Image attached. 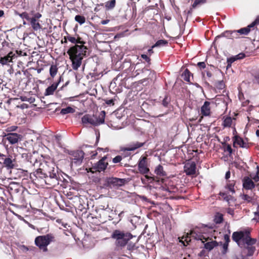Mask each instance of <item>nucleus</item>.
<instances>
[{
  "instance_id": "obj_46",
  "label": "nucleus",
  "mask_w": 259,
  "mask_h": 259,
  "mask_svg": "<svg viewBox=\"0 0 259 259\" xmlns=\"http://www.w3.org/2000/svg\"><path fill=\"white\" fill-rule=\"evenodd\" d=\"M229 244L224 243L223 245V250L222 253L225 254L227 253L228 248Z\"/></svg>"
},
{
  "instance_id": "obj_55",
  "label": "nucleus",
  "mask_w": 259,
  "mask_h": 259,
  "mask_svg": "<svg viewBox=\"0 0 259 259\" xmlns=\"http://www.w3.org/2000/svg\"><path fill=\"white\" fill-rule=\"evenodd\" d=\"M224 239L225 240V242L224 243L229 244V243L230 242V237L228 235L225 234L224 235Z\"/></svg>"
},
{
  "instance_id": "obj_20",
  "label": "nucleus",
  "mask_w": 259,
  "mask_h": 259,
  "mask_svg": "<svg viewBox=\"0 0 259 259\" xmlns=\"http://www.w3.org/2000/svg\"><path fill=\"white\" fill-rule=\"evenodd\" d=\"M236 145L243 148H249V144L245 142L243 139L238 135H236L233 138V146L236 147Z\"/></svg>"
},
{
  "instance_id": "obj_10",
  "label": "nucleus",
  "mask_w": 259,
  "mask_h": 259,
  "mask_svg": "<svg viewBox=\"0 0 259 259\" xmlns=\"http://www.w3.org/2000/svg\"><path fill=\"white\" fill-rule=\"evenodd\" d=\"M197 239L201 240L202 243H204V248L209 251L218 245V243L216 241L213 240L211 238L204 235H199Z\"/></svg>"
},
{
  "instance_id": "obj_33",
  "label": "nucleus",
  "mask_w": 259,
  "mask_h": 259,
  "mask_svg": "<svg viewBox=\"0 0 259 259\" xmlns=\"http://www.w3.org/2000/svg\"><path fill=\"white\" fill-rule=\"evenodd\" d=\"M190 241V236L188 234H187L186 236H183L180 240V242H182L184 246H187Z\"/></svg>"
},
{
  "instance_id": "obj_64",
  "label": "nucleus",
  "mask_w": 259,
  "mask_h": 259,
  "mask_svg": "<svg viewBox=\"0 0 259 259\" xmlns=\"http://www.w3.org/2000/svg\"><path fill=\"white\" fill-rule=\"evenodd\" d=\"M255 134L256 136L259 137V129L256 130Z\"/></svg>"
},
{
  "instance_id": "obj_51",
  "label": "nucleus",
  "mask_w": 259,
  "mask_h": 259,
  "mask_svg": "<svg viewBox=\"0 0 259 259\" xmlns=\"http://www.w3.org/2000/svg\"><path fill=\"white\" fill-rule=\"evenodd\" d=\"M55 141H56V143L58 144L59 146H60L61 144V136L57 135L55 136Z\"/></svg>"
},
{
  "instance_id": "obj_25",
  "label": "nucleus",
  "mask_w": 259,
  "mask_h": 259,
  "mask_svg": "<svg viewBox=\"0 0 259 259\" xmlns=\"http://www.w3.org/2000/svg\"><path fill=\"white\" fill-rule=\"evenodd\" d=\"M243 187L246 190H251L255 187L252 180L248 177H245L243 179Z\"/></svg>"
},
{
  "instance_id": "obj_30",
  "label": "nucleus",
  "mask_w": 259,
  "mask_h": 259,
  "mask_svg": "<svg viewBox=\"0 0 259 259\" xmlns=\"http://www.w3.org/2000/svg\"><path fill=\"white\" fill-rule=\"evenodd\" d=\"M58 71V68L56 65H51L50 68V74L53 78L56 75Z\"/></svg>"
},
{
  "instance_id": "obj_12",
  "label": "nucleus",
  "mask_w": 259,
  "mask_h": 259,
  "mask_svg": "<svg viewBox=\"0 0 259 259\" xmlns=\"http://www.w3.org/2000/svg\"><path fill=\"white\" fill-rule=\"evenodd\" d=\"M138 170L140 174L147 175L150 171L148 167L147 156H142L138 164Z\"/></svg>"
},
{
  "instance_id": "obj_40",
  "label": "nucleus",
  "mask_w": 259,
  "mask_h": 259,
  "mask_svg": "<svg viewBox=\"0 0 259 259\" xmlns=\"http://www.w3.org/2000/svg\"><path fill=\"white\" fill-rule=\"evenodd\" d=\"M223 145L224 151L226 152H228L229 155H231L233 152L231 145L225 143H223Z\"/></svg>"
},
{
  "instance_id": "obj_36",
  "label": "nucleus",
  "mask_w": 259,
  "mask_h": 259,
  "mask_svg": "<svg viewBox=\"0 0 259 259\" xmlns=\"http://www.w3.org/2000/svg\"><path fill=\"white\" fill-rule=\"evenodd\" d=\"M74 19L80 25L83 24L85 22V17L82 15H76L75 16Z\"/></svg>"
},
{
  "instance_id": "obj_11",
  "label": "nucleus",
  "mask_w": 259,
  "mask_h": 259,
  "mask_svg": "<svg viewBox=\"0 0 259 259\" xmlns=\"http://www.w3.org/2000/svg\"><path fill=\"white\" fill-rule=\"evenodd\" d=\"M71 156V159L72 162L76 165H79L82 163L84 157V152L82 150L72 151L69 153Z\"/></svg>"
},
{
  "instance_id": "obj_38",
  "label": "nucleus",
  "mask_w": 259,
  "mask_h": 259,
  "mask_svg": "<svg viewBox=\"0 0 259 259\" xmlns=\"http://www.w3.org/2000/svg\"><path fill=\"white\" fill-rule=\"evenodd\" d=\"M170 102V98L168 96H165L162 101V105L164 107H168Z\"/></svg>"
},
{
  "instance_id": "obj_34",
  "label": "nucleus",
  "mask_w": 259,
  "mask_h": 259,
  "mask_svg": "<svg viewBox=\"0 0 259 259\" xmlns=\"http://www.w3.org/2000/svg\"><path fill=\"white\" fill-rule=\"evenodd\" d=\"M116 1L111 0L105 3V8L107 10H111L115 6Z\"/></svg>"
},
{
  "instance_id": "obj_1",
  "label": "nucleus",
  "mask_w": 259,
  "mask_h": 259,
  "mask_svg": "<svg viewBox=\"0 0 259 259\" xmlns=\"http://www.w3.org/2000/svg\"><path fill=\"white\" fill-rule=\"evenodd\" d=\"M68 41L74 44L69 49L67 53L72 62L73 69L77 70L81 66L83 57L86 56L88 50L87 47L85 46L86 42L78 34L73 36L67 32V35L64 36L61 43L66 44Z\"/></svg>"
},
{
  "instance_id": "obj_23",
  "label": "nucleus",
  "mask_w": 259,
  "mask_h": 259,
  "mask_svg": "<svg viewBox=\"0 0 259 259\" xmlns=\"http://www.w3.org/2000/svg\"><path fill=\"white\" fill-rule=\"evenodd\" d=\"M259 24V18L257 20H255L252 23L248 25L246 27L242 28L239 30H237V32L239 35H247L250 31V29L253 27L255 25Z\"/></svg>"
},
{
  "instance_id": "obj_2",
  "label": "nucleus",
  "mask_w": 259,
  "mask_h": 259,
  "mask_svg": "<svg viewBox=\"0 0 259 259\" xmlns=\"http://www.w3.org/2000/svg\"><path fill=\"white\" fill-rule=\"evenodd\" d=\"M35 181L41 186L45 184L48 188H53L62 182L58 173V168L52 162H45L34 172Z\"/></svg>"
},
{
  "instance_id": "obj_50",
  "label": "nucleus",
  "mask_w": 259,
  "mask_h": 259,
  "mask_svg": "<svg viewBox=\"0 0 259 259\" xmlns=\"http://www.w3.org/2000/svg\"><path fill=\"white\" fill-rule=\"evenodd\" d=\"M141 58L145 60L147 63L150 64L151 59L147 55L142 54L141 55Z\"/></svg>"
},
{
  "instance_id": "obj_56",
  "label": "nucleus",
  "mask_w": 259,
  "mask_h": 259,
  "mask_svg": "<svg viewBox=\"0 0 259 259\" xmlns=\"http://www.w3.org/2000/svg\"><path fill=\"white\" fill-rule=\"evenodd\" d=\"M95 219H96V220L95 222H93V223H94L96 225H99L101 224H102L104 222V221H102L99 220H98L97 218H95Z\"/></svg>"
},
{
  "instance_id": "obj_27",
  "label": "nucleus",
  "mask_w": 259,
  "mask_h": 259,
  "mask_svg": "<svg viewBox=\"0 0 259 259\" xmlns=\"http://www.w3.org/2000/svg\"><path fill=\"white\" fill-rule=\"evenodd\" d=\"M191 76H192V77H193L192 74L188 69H186L182 74V77L183 79L188 82H191Z\"/></svg>"
},
{
  "instance_id": "obj_7",
  "label": "nucleus",
  "mask_w": 259,
  "mask_h": 259,
  "mask_svg": "<svg viewBox=\"0 0 259 259\" xmlns=\"http://www.w3.org/2000/svg\"><path fill=\"white\" fill-rule=\"evenodd\" d=\"M18 15L22 19H26L28 21L34 31H37L42 28L39 23V19L41 17V14L39 13L34 14L32 17L26 12L19 13Z\"/></svg>"
},
{
  "instance_id": "obj_58",
  "label": "nucleus",
  "mask_w": 259,
  "mask_h": 259,
  "mask_svg": "<svg viewBox=\"0 0 259 259\" xmlns=\"http://www.w3.org/2000/svg\"><path fill=\"white\" fill-rule=\"evenodd\" d=\"M231 176V172L230 170H228L226 172L225 175V179L227 180V181L229 180L228 179L230 178Z\"/></svg>"
},
{
  "instance_id": "obj_47",
  "label": "nucleus",
  "mask_w": 259,
  "mask_h": 259,
  "mask_svg": "<svg viewBox=\"0 0 259 259\" xmlns=\"http://www.w3.org/2000/svg\"><path fill=\"white\" fill-rule=\"evenodd\" d=\"M16 53L17 55V57L18 56H27V54L25 52H24L23 51L21 50H16Z\"/></svg>"
},
{
  "instance_id": "obj_48",
  "label": "nucleus",
  "mask_w": 259,
  "mask_h": 259,
  "mask_svg": "<svg viewBox=\"0 0 259 259\" xmlns=\"http://www.w3.org/2000/svg\"><path fill=\"white\" fill-rule=\"evenodd\" d=\"M235 56L237 60L244 58L245 57V54L243 53H241Z\"/></svg>"
},
{
  "instance_id": "obj_4",
  "label": "nucleus",
  "mask_w": 259,
  "mask_h": 259,
  "mask_svg": "<svg viewBox=\"0 0 259 259\" xmlns=\"http://www.w3.org/2000/svg\"><path fill=\"white\" fill-rule=\"evenodd\" d=\"M154 172L156 176L152 174L151 176H148L147 175H145V177L148 182L149 183H155L158 185L164 184L165 179L163 177H167V173L164 170L163 166L161 164H159L156 166L155 168Z\"/></svg>"
},
{
  "instance_id": "obj_54",
  "label": "nucleus",
  "mask_w": 259,
  "mask_h": 259,
  "mask_svg": "<svg viewBox=\"0 0 259 259\" xmlns=\"http://www.w3.org/2000/svg\"><path fill=\"white\" fill-rule=\"evenodd\" d=\"M20 248L23 252H26L29 249L27 246L24 245L20 246Z\"/></svg>"
},
{
  "instance_id": "obj_29",
  "label": "nucleus",
  "mask_w": 259,
  "mask_h": 259,
  "mask_svg": "<svg viewBox=\"0 0 259 259\" xmlns=\"http://www.w3.org/2000/svg\"><path fill=\"white\" fill-rule=\"evenodd\" d=\"M232 30H227L222 33L221 35L215 37V41L221 37H225L229 39H232Z\"/></svg>"
},
{
  "instance_id": "obj_32",
  "label": "nucleus",
  "mask_w": 259,
  "mask_h": 259,
  "mask_svg": "<svg viewBox=\"0 0 259 259\" xmlns=\"http://www.w3.org/2000/svg\"><path fill=\"white\" fill-rule=\"evenodd\" d=\"M214 85L216 89L218 90H222L225 87V83L223 80H220L214 82Z\"/></svg>"
},
{
  "instance_id": "obj_53",
  "label": "nucleus",
  "mask_w": 259,
  "mask_h": 259,
  "mask_svg": "<svg viewBox=\"0 0 259 259\" xmlns=\"http://www.w3.org/2000/svg\"><path fill=\"white\" fill-rule=\"evenodd\" d=\"M106 104L109 105H113L114 104V100L111 99H105L104 100Z\"/></svg>"
},
{
  "instance_id": "obj_26",
  "label": "nucleus",
  "mask_w": 259,
  "mask_h": 259,
  "mask_svg": "<svg viewBox=\"0 0 259 259\" xmlns=\"http://www.w3.org/2000/svg\"><path fill=\"white\" fill-rule=\"evenodd\" d=\"M236 181L234 180L227 181L225 188L228 189L232 194L235 193V186Z\"/></svg>"
},
{
  "instance_id": "obj_61",
  "label": "nucleus",
  "mask_w": 259,
  "mask_h": 259,
  "mask_svg": "<svg viewBox=\"0 0 259 259\" xmlns=\"http://www.w3.org/2000/svg\"><path fill=\"white\" fill-rule=\"evenodd\" d=\"M153 49L152 48V46L151 47V48L149 49L148 50V52L149 54L150 55H151L152 54H153L154 53L153 51Z\"/></svg>"
},
{
  "instance_id": "obj_63",
  "label": "nucleus",
  "mask_w": 259,
  "mask_h": 259,
  "mask_svg": "<svg viewBox=\"0 0 259 259\" xmlns=\"http://www.w3.org/2000/svg\"><path fill=\"white\" fill-rule=\"evenodd\" d=\"M4 15V12L3 10H0V18L3 17Z\"/></svg>"
},
{
  "instance_id": "obj_52",
  "label": "nucleus",
  "mask_w": 259,
  "mask_h": 259,
  "mask_svg": "<svg viewBox=\"0 0 259 259\" xmlns=\"http://www.w3.org/2000/svg\"><path fill=\"white\" fill-rule=\"evenodd\" d=\"M197 66L200 68V69H204L206 67V65H205V63L204 62H198L197 64Z\"/></svg>"
},
{
  "instance_id": "obj_9",
  "label": "nucleus",
  "mask_w": 259,
  "mask_h": 259,
  "mask_svg": "<svg viewBox=\"0 0 259 259\" xmlns=\"http://www.w3.org/2000/svg\"><path fill=\"white\" fill-rule=\"evenodd\" d=\"M107 155L103 156L96 163L90 168V171L94 173L95 172H102L104 171L107 166L108 165V162L106 161Z\"/></svg>"
},
{
  "instance_id": "obj_42",
  "label": "nucleus",
  "mask_w": 259,
  "mask_h": 259,
  "mask_svg": "<svg viewBox=\"0 0 259 259\" xmlns=\"http://www.w3.org/2000/svg\"><path fill=\"white\" fill-rule=\"evenodd\" d=\"M236 60H237V59H236L235 56H233L229 58H228L227 59L228 65L227 66V68L228 69L229 67H230L232 65V64Z\"/></svg>"
},
{
  "instance_id": "obj_6",
  "label": "nucleus",
  "mask_w": 259,
  "mask_h": 259,
  "mask_svg": "<svg viewBox=\"0 0 259 259\" xmlns=\"http://www.w3.org/2000/svg\"><path fill=\"white\" fill-rule=\"evenodd\" d=\"M105 116V112L102 111L101 112L98 117L90 114H85L81 118V121L85 126L92 125L98 126L104 122Z\"/></svg>"
},
{
  "instance_id": "obj_41",
  "label": "nucleus",
  "mask_w": 259,
  "mask_h": 259,
  "mask_svg": "<svg viewBox=\"0 0 259 259\" xmlns=\"http://www.w3.org/2000/svg\"><path fill=\"white\" fill-rule=\"evenodd\" d=\"M223 215L221 213H218L215 215L214 221L217 224H220L223 221Z\"/></svg>"
},
{
  "instance_id": "obj_44",
  "label": "nucleus",
  "mask_w": 259,
  "mask_h": 259,
  "mask_svg": "<svg viewBox=\"0 0 259 259\" xmlns=\"http://www.w3.org/2000/svg\"><path fill=\"white\" fill-rule=\"evenodd\" d=\"M18 127L17 126H11L8 127L6 130V131L8 133H13V132L15 131L17 129Z\"/></svg>"
},
{
  "instance_id": "obj_59",
  "label": "nucleus",
  "mask_w": 259,
  "mask_h": 259,
  "mask_svg": "<svg viewBox=\"0 0 259 259\" xmlns=\"http://www.w3.org/2000/svg\"><path fill=\"white\" fill-rule=\"evenodd\" d=\"M258 172L259 171H258L256 176H255L253 178V179L254 180L255 182H257L258 181H259V176H258Z\"/></svg>"
},
{
  "instance_id": "obj_8",
  "label": "nucleus",
  "mask_w": 259,
  "mask_h": 259,
  "mask_svg": "<svg viewBox=\"0 0 259 259\" xmlns=\"http://www.w3.org/2000/svg\"><path fill=\"white\" fill-rule=\"evenodd\" d=\"M112 237L116 239V244L119 246H124L128 241L132 238L133 235L128 232L124 233L118 230H115L112 234Z\"/></svg>"
},
{
  "instance_id": "obj_28",
  "label": "nucleus",
  "mask_w": 259,
  "mask_h": 259,
  "mask_svg": "<svg viewBox=\"0 0 259 259\" xmlns=\"http://www.w3.org/2000/svg\"><path fill=\"white\" fill-rule=\"evenodd\" d=\"M233 119L235 120V118H232L230 116L225 117L223 121L222 126L224 127H230L232 124Z\"/></svg>"
},
{
  "instance_id": "obj_35",
  "label": "nucleus",
  "mask_w": 259,
  "mask_h": 259,
  "mask_svg": "<svg viewBox=\"0 0 259 259\" xmlns=\"http://www.w3.org/2000/svg\"><path fill=\"white\" fill-rule=\"evenodd\" d=\"M74 109L71 107H67L65 108H63L60 111V113L62 115H64L67 113H73Z\"/></svg>"
},
{
  "instance_id": "obj_19",
  "label": "nucleus",
  "mask_w": 259,
  "mask_h": 259,
  "mask_svg": "<svg viewBox=\"0 0 259 259\" xmlns=\"http://www.w3.org/2000/svg\"><path fill=\"white\" fill-rule=\"evenodd\" d=\"M206 2V0H195L191 4V7L184 11L185 14L187 15V17L191 16L192 14L193 9L196 8L198 6L202 4L205 3Z\"/></svg>"
},
{
  "instance_id": "obj_49",
  "label": "nucleus",
  "mask_w": 259,
  "mask_h": 259,
  "mask_svg": "<svg viewBox=\"0 0 259 259\" xmlns=\"http://www.w3.org/2000/svg\"><path fill=\"white\" fill-rule=\"evenodd\" d=\"M232 39L239 38V34L237 30H232Z\"/></svg>"
},
{
  "instance_id": "obj_39",
  "label": "nucleus",
  "mask_w": 259,
  "mask_h": 259,
  "mask_svg": "<svg viewBox=\"0 0 259 259\" xmlns=\"http://www.w3.org/2000/svg\"><path fill=\"white\" fill-rule=\"evenodd\" d=\"M219 195L222 196L223 199L227 202H229L232 199V197L230 195H228L226 192H220Z\"/></svg>"
},
{
  "instance_id": "obj_37",
  "label": "nucleus",
  "mask_w": 259,
  "mask_h": 259,
  "mask_svg": "<svg viewBox=\"0 0 259 259\" xmlns=\"http://www.w3.org/2000/svg\"><path fill=\"white\" fill-rule=\"evenodd\" d=\"M241 199L243 200L244 201L247 203H252L253 198L252 197L249 196L247 194H243L241 195Z\"/></svg>"
},
{
  "instance_id": "obj_22",
  "label": "nucleus",
  "mask_w": 259,
  "mask_h": 259,
  "mask_svg": "<svg viewBox=\"0 0 259 259\" xmlns=\"http://www.w3.org/2000/svg\"><path fill=\"white\" fill-rule=\"evenodd\" d=\"M17 57V56L13 52H10L7 55L0 58V63L2 65H7L10 62H13V60Z\"/></svg>"
},
{
  "instance_id": "obj_13",
  "label": "nucleus",
  "mask_w": 259,
  "mask_h": 259,
  "mask_svg": "<svg viewBox=\"0 0 259 259\" xmlns=\"http://www.w3.org/2000/svg\"><path fill=\"white\" fill-rule=\"evenodd\" d=\"M230 100L228 96L224 95H220L216 96L214 98V103L218 106H220L221 104H223V111L226 112L228 109V102Z\"/></svg>"
},
{
  "instance_id": "obj_31",
  "label": "nucleus",
  "mask_w": 259,
  "mask_h": 259,
  "mask_svg": "<svg viewBox=\"0 0 259 259\" xmlns=\"http://www.w3.org/2000/svg\"><path fill=\"white\" fill-rule=\"evenodd\" d=\"M168 41L165 39H160L158 40L156 42V43L152 46V48H154L155 47H161L165 46H167L168 45Z\"/></svg>"
},
{
  "instance_id": "obj_45",
  "label": "nucleus",
  "mask_w": 259,
  "mask_h": 259,
  "mask_svg": "<svg viewBox=\"0 0 259 259\" xmlns=\"http://www.w3.org/2000/svg\"><path fill=\"white\" fill-rule=\"evenodd\" d=\"M205 73H206V75L208 77L210 78L212 76L211 71L209 69H208V68L206 70H205L204 71L202 72V74L203 76H204Z\"/></svg>"
},
{
  "instance_id": "obj_14",
  "label": "nucleus",
  "mask_w": 259,
  "mask_h": 259,
  "mask_svg": "<svg viewBox=\"0 0 259 259\" xmlns=\"http://www.w3.org/2000/svg\"><path fill=\"white\" fill-rule=\"evenodd\" d=\"M196 164L194 161L187 162L184 166V171L187 176H191L196 174Z\"/></svg>"
},
{
  "instance_id": "obj_21",
  "label": "nucleus",
  "mask_w": 259,
  "mask_h": 259,
  "mask_svg": "<svg viewBox=\"0 0 259 259\" xmlns=\"http://www.w3.org/2000/svg\"><path fill=\"white\" fill-rule=\"evenodd\" d=\"M146 141L144 142H133L128 145L127 147L124 148V151H135L146 144Z\"/></svg>"
},
{
  "instance_id": "obj_17",
  "label": "nucleus",
  "mask_w": 259,
  "mask_h": 259,
  "mask_svg": "<svg viewBox=\"0 0 259 259\" xmlns=\"http://www.w3.org/2000/svg\"><path fill=\"white\" fill-rule=\"evenodd\" d=\"M211 107H210V102L208 101H205L203 105L201 107L200 112L202 116L200 117L198 120V122L201 123L203 116H210L211 114Z\"/></svg>"
},
{
  "instance_id": "obj_57",
  "label": "nucleus",
  "mask_w": 259,
  "mask_h": 259,
  "mask_svg": "<svg viewBox=\"0 0 259 259\" xmlns=\"http://www.w3.org/2000/svg\"><path fill=\"white\" fill-rule=\"evenodd\" d=\"M97 151H103L104 152H107L109 151V149L108 148H97Z\"/></svg>"
},
{
  "instance_id": "obj_60",
  "label": "nucleus",
  "mask_w": 259,
  "mask_h": 259,
  "mask_svg": "<svg viewBox=\"0 0 259 259\" xmlns=\"http://www.w3.org/2000/svg\"><path fill=\"white\" fill-rule=\"evenodd\" d=\"M109 22V20L107 19V20H104L101 21V23L103 25H105V24H107Z\"/></svg>"
},
{
  "instance_id": "obj_24",
  "label": "nucleus",
  "mask_w": 259,
  "mask_h": 259,
  "mask_svg": "<svg viewBox=\"0 0 259 259\" xmlns=\"http://www.w3.org/2000/svg\"><path fill=\"white\" fill-rule=\"evenodd\" d=\"M61 79V77H59V79L58 80V81L54 82L51 84V85L48 87L45 91V92L44 93V95L46 96L53 95L55 92V91L56 90L60 81Z\"/></svg>"
},
{
  "instance_id": "obj_5",
  "label": "nucleus",
  "mask_w": 259,
  "mask_h": 259,
  "mask_svg": "<svg viewBox=\"0 0 259 259\" xmlns=\"http://www.w3.org/2000/svg\"><path fill=\"white\" fill-rule=\"evenodd\" d=\"M56 236L53 233L36 237L34 240L35 244L44 252L48 251L47 246L50 243L56 241Z\"/></svg>"
},
{
  "instance_id": "obj_43",
  "label": "nucleus",
  "mask_w": 259,
  "mask_h": 259,
  "mask_svg": "<svg viewBox=\"0 0 259 259\" xmlns=\"http://www.w3.org/2000/svg\"><path fill=\"white\" fill-rule=\"evenodd\" d=\"M122 159V157L120 155H117L113 158L112 161L114 163H117L120 162Z\"/></svg>"
},
{
  "instance_id": "obj_62",
  "label": "nucleus",
  "mask_w": 259,
  "mask_h": 259,
  "mask_svg": "<svg viewBox=\"0 0 259 259\" xmlns=\"http://www.w3.org/2000/svg\"><path fill=\"white\" fill-rule=\"evenodd\" d=\"M97 152H95V153H93L92 155H91V158L92 159H94L95 158V157L96 156V155H97Z\"/></svg>"
},
{
  "instance_id": "obj_15",
  "label": "nucleus",
  "mask_w": 259,
  "mask_h": 259,
  "mask_svg": "<svg viewBox=\"0 0 259 259\" xmlns=\"http://www.w3.org/2000/svg\"><path fill=\"white\" fill-rule=\"evenodd\" d=\"M5 137L10 144L14 145L22 140V136L15 133H8L6 134Z\"/></svg>"
},
{
  "instance_id": "obj_16",
  "label": "nucleus",
  "mask_w": 259,
  "mask_h": 259,
  "mask_svg": "<svg viewBox=\"0 0 259 259\" xmlns=\"http://www.w3.org/2000/svg\"><path fill=\"white\" fill-rule=\"evenodd\" d=\"M107 182L110 187H120L123 186L127 182V180L125 179L112 177L108 178Z\"/></svg>"
},
{
  "instance_id": "obj_3",
  "label": "nucleus",
  "mask_w": 259,
  "mask_h": 259,
  "mask_svg": "<svg viewBox=\"0 0 259 259\" xmlns=\"http://www.w3.org/2000/svg\"><path fill=\"white\" fill-rule=\"evenodd\" d=\"M232 239L237 243L240 247H244L247 250V255L252 256L255 250V247L253 245L256 243V239L250 237L249 231L245 230L243 231L234 232L232 234Z\"/></svg>"
},
{
  "instance_id": "obj_18",
  "label": "nucleus",
  "mask_w": 259,
  "mask_h": 259,
  "mask_svg": "<svg viewBox=\"0 0 259 259\" xmlns=\"http://www.w3.org/2000/svg\"><path fill=\"white\" fill-rule=\"evenodd\" d=\"M16 163V158L12 155H9L4 159L3 164L8 169L14 168Z\"/></svg>"
}]
</instances>
